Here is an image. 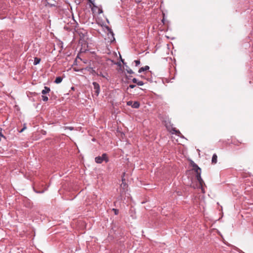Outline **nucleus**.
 I'll list each match as a JSON object with an SVG mask.
<instances>
[{"label": "nucleus", "mask_w": 253, "mask_h": 253, "mask_svg": "<svg viewBox=\"0 0 253 253\" xmlns=\"http://www.w3.org/2000/svg\"><path fill=\"white\" fill-rule=\"evenodd\" d=\"M109 161L108 155L106 153H103L101 156H97L95 158V161L97 164H101L103 161L106 163L108 162Z\"/></svg>", "instance_id": "obj_1"}, {"label": "nucleus", "mask_w": 253, "mask_h": 253, "mask_svg": "<svg viewBox=\"0 0 253 253\" xmlns=\"http://www.w3.org/2000/svg\"><path fill=\"white\" fill-rule=\"evenodd\" d=\"M122 183L120 185V195L122 196L124 194H125L127 188L128 187L127 184L125 182V179L123 178L122 179Z\"/></svg>", "instance_id": "obj_2"}, {"label": "nucleus", "mask_w": 253, "mask_h": 253, "mask_svg": "<svg viewBox=\"0 0 253 253\" xmlns=\"http://www.w3.org/2000/svg\"><path fill=\"white\" fill-rule=\"evenodd\" d=\"M93 90H92L93 95L98 96L100 92V85L96 82L93 83Z\"/></svg>", "instance_id": "obj_3"}, {"label": "nucleus", "mask_w": 253, "mask_h": 253, "mask_svg": "<svg viewBox=\"0 0 253 253\" xmlns=\"http://www.w3.org/2000/svg\"><path fill=\"white\" fill-rule=\"evenodd\" d=\"M126 105L131 106L133 108L137 109L140 106V103L138 101H134L133 102L132 101H129L126 102Z\"/></svg>", "instance_id": "obj_4"}, {"label": "nucleus", "mask_w": 253, "mask_h": 253, "mask_svg": "<svg viewBox=\"0 0 253 253\" xmlns=\"http://www.w3.org/2000/svg\"><path fill=\"white\" fill-rule=\"evenodd\" d=\"M201 175V172L198 173L196 174V177L201 187V189L203 190V184H204V182L202 179Z\"/></svg>", "instance_id": "obj_5"}, {"label": "nucleus", "mask_w": 253, "mask_h": 253, "mask_svg": "<svg viewBox=\"0 0 253 253\" xmlns=\"http://www.w3.org/2000/svg\"><path fill=\"white\" fill-rule=\"evenodd\" d=\"M106 29H107V31L109 32V34H110L112 37L111 39H110V42H112L115 41V39L114 37V34L112 30L110 28H109L108 26L106 27Z\"/></svg>", "instance_id": "obj_6"}, {"label": "nucleus", "mask_w": 253, "mask_h": 253, "mask_svg": "<svg viewBox=\"0 0 253 253\" xmlns=\"http://www.w3.org/2000/svg\"><path fill=\"white\" fill-rule=\"evenodd\" d=\"M121 61L123 62V64L124 65H126V71L127 73L129 74H133L134 73L133 71L130 68H129V67H128L127 65H126V63L124 62V60L121 59Z\"/></svg>", "instance_id": "obj_7"}, {"label": "nucleus", "mask_w": 253, "mask_h": 253, "mask_svg": "<svg viewBox=\"0 0 253 253\" xmlns=\"http://www.w3.org/2000/svg\"><path fill=\"white\" fill-rule=\"evenodd\" d=\"M193 169L195 171L196 174L201 172V169L199 167V166L197 164H195L193 165Z\"/></svg>", "instance_id": "obj_8"}, {"label": "nucleus", "mask_w": 253, "mask_h": 253, "mask_svg": "<svg viewBox=\"0 0 253 253\" xmlns=\"http://www.w3.org/2000/svg\"><path fill=\"white\" fill-rule=\"evenodd\" d=\"M50 91V88L47 86H44V89L42 91V95H45Z\"/></svg>", "instance_id": "obj_9"}, {"label": "nucleus", "mask_w": 253, "mask_h": 253, "mask_svg": "<svg viewBox=\"0 0 253 253\" xmlns=\"http://www.w3.org/2000/svg\"><path fill=\"white\" fill-rule=\"evenodd\" d=\"M132 81L133 83L136 84L137 85L140 86L144 84V83L142 81H138L136 78H133Z\"/></svg>", "instance_id": "obj_10"}, {"label": "nucleus", "mask_w": 253, "mask_h": 253, "mask_svg": "<svg viewBox=\"0 0 253 253\" xmlns=\"http://www.w3.org/2000/svg\"><path fill=\"white\" fill-rule=\"evenodd\" d=\"M149 69V67L147 65L144 66V67H141L139 70H138V72L139 73L142 72H144V71H147Z\"/></svg>", "instance_id": "obj_11"}, {"label": "nucleus", "mask_w": 253, "mask_h": 253, "mask_svg": "<svg viewBox=\"0 0 253 253\" xmlns=\"http://www.w3.org/2000/svg\"><path fill=\"white\" fill-rule=\"evenodd\" d=\"M87 70L93 75H96L97 73V72L95 70L94 67H87Z\"/></svg>", "instance_id": "obj_12"}, {"label": "nucleus", "mask_w": 253, "mask_h": 253, "mask_svg": "<svg viewBox=\"0 0 253 253\" xmlns=\"http://www.w3.org/2000/svg\"><path fill=\"white\" fill-rule=\"evenodd\" d=\"M217 156L216 154H214L212 155L211 162L213 164H216L217 163Z\"/></svg>", "instance_id": "obj_13"}, {"label": "nucleus", "mask_w": 253, "mask_h": 253, "mask_svg": "<svg viewBox=\"0 0 253 253\" xmlns=\"http://www.w3.org/2000/svg\"><path fill=\"white\" fill-rule=\"evenodd\" d=\"M62 80H63V78H62L61 77H58L55 80L54 83L57 84H59L62 81Z\"/></svg>", "instance_id": "obj_14"}, {"label": "nucleus", "mask_w": 253, "mask_h": 253, "mask_svg": "<svg viewBox=\"0 0 253 253\" xmlns=\"http://www.w3.org/2000/svg\"><path fill=\"white\" fill-rule=\"evenodd\" d=\"M172 130L173 131L172 133H174L178 136H179L180 134H181V133L179 131V130H177L175 127L172 128Z\"/></svg>", "instance_id": "obj_15"}, {"label": "nucleus", "mask_w": 253, "mask_h": 253, "mask_svg": "<svg viewBox=\"0 0 253 253\" xmlns=\"http://www.w3.org/2000/svg\"><path fill=\"white\" fill-rule=\"evenodd\" d=\"M40 61H41L40 58H38V57H35L34 58V64L35 65L38 64L40 63Z\"/></svg>", "instance_id": "obj_16"}, {"label": "nucleus", "mask_w": 253, "mask_h": 253, "mask_svg": "<svg viewBox=\"0 0 253 253\" xmlns=\"http://www.w3.org/2000/svg\"><path fill=\"white\" fill-rule=\"evenodd\" d=\"M42 99L43 101L44 102H46L48 101V97L47 95H42Z\"/></svg>", "instance_id": "obj_17"}, {"label": "nucleus", "mask_w": 253, "mask_h": 253, "mask_svg": "<svg viewBox=\"0 0 253 253\" xmlns=\"http://www.w3.org/2000/svg\"><path fill=\"white\" fill-rule=\"evenodd\" d=\"M96 75L97 76H101L103 78H105V76L103 75V74L101 71H100L99 72H97Z\"/></svg>", "instance_id": "obj_18"}, {"label": "nucleus", "mask_w": 253, "mask_h": 253, "mask_svg": "<svg viewBox=\"0 0 253 253\" xmlns=\"http://www.w3.org/2000/svg\"><path fill=\"white\" fill-rule=\"evenodd\" d=\"M134 63H135V66H137L140 64V61L139 60H136L134 61Z\"/></svg>", "instance_id": "obj_19"}, {"label": "nucleus", "mask_w": 253, "mask_h": 253, "mask_svg": "<svg viewBox=\"0 0 253 253\" xmlns=\"http://www.w3.org/2000/svg\"><path fill=\"white\" fill-rule=\"evenodd\" d=\"M113 211H114V213L115 215H118L119 214V211L118 210L116 209H113Z\"/></svg>", "instance_id": "obj_20"}, {"label": "nucleus", "mask_w": 253, "mask_h": 253, "mask_svg": "<svg viewBox=\"0 0 253 253\" xmlns=\"http://www.w3.org/2000/svg\"><path fill=\"white\" fill-rule=\"evenodd\" d=\"M0 136L5 138V136L2 134V128H0Z\"/></svg>", "instance_id": "obj_21"}, {"label": "nucleus", "mask_w": 253, "mask_h": 253, "mask_svg": "<svg viewBox=\"0 0 253 253\" xmlns=\"http://www.w3.org/2000/svg\"><path fill=\"white\" fill-rule=\"evenodd\" d=\"M65 129H68L70 130H73L74 129V127L72 126H66Z\"/></svg>", "instance_id": "obj_22"}, {"label": "nucleus", "mask_w": 253, "mask_h": 253, "mask_svg": "<svg viewBox=\"0 0 253 253\" xmlns=\"http://www.w3.org/2000/svg\"><path fill=\"white\" fill-rule=\"evenodd\" d=\"M135 86H136V85H134V84H130V85H129V88H134Z\"/></svg>", "instance_id": "obj_23"}, {"label": "nucleus", "mask_w": 253, "mask_h": 253, "mask_svg": "<svg viewBox=\"0 0 253 253\" xmlns=\"http://www.w3.org/2000/svg\"><path fill=\"white\" fill-rule=\"evenodd\" d=\"M195 164H196L193 161H191V162H190V165L192 167H193V165H195Z\"/></svg>", "instance_id": "obj_24"}, {"label": "nucleus", "mask_w": 253, "mask_h": 253, "mask_svg": "<svg viewBox=\"0 0 253 253\" xmlns=\"http://www.w3.org/2000/svg\"><path fill=\"white\" fill-rule=\"evenodd\" d=\"M26 127L25 126V125H24L23 128L20 130L19 131L20 132H22L24 131V130H25L26 129Z\"/></svg>", "instance_id": "obj_25"}, {"label": "nucleus", "mask_w": 253, "mask_h": 253, "mask_svg": "<svg viewBox=\"0 0 253 253\" xmlns=\"http://www.w3.org/2000/svg\"><path fill=\"white\" fill-rule=\"evenodd\" d=\"M88 1L90 3L92 4L93 6H94V4H93V2H92V0H88Z\"/></svg>", "instance_id": "obj_26"}, {"label": "nucleus", "mask_w": 253, "mask_h": 253, "mask_svg": "<svg viewBox=\"0 0 253 253\" xmlns=\"http://www.w3.org/2000/svg\"><path fill=\"white\" fill-rule=\"evenodd\" d=\"M103 12L102 10L101 9V10H99V13H102Z\"/></svg>", "instance_id": "obj_27"}, {"label": "nucleus", "mask_w": 253, "mask_h": 253, "mask_svg": "<svg viewBox=\"0 0 253 253\" xmlns=\"http://www.w3.org/2000/svg\"><path fill=\"white\" fill-rule=\"evenodd\" d=\"M71 89L74 90L75 89V87L74 86H72L71 87Z\"/></svg>", "instance_id": "obj_28"}, {"label": "nucleus", "mask_w": 253, "mask_h": 253, "mask_svg": "<svg viewBox=\"0 0 253 253\" xmlns=\"http://www.w3.org/2000/svg\"><path fill=\"white\" fill-rule=\"evenodd\" d=\"M162 22L164 23V19H163L162 20Z\"/></svg>", "instance_id": "obj_29"}]
</instances>
